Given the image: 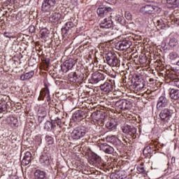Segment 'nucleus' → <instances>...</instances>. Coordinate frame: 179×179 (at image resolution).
I'll use <instances>...</instances> for the list:
<instances>
[{
  "label": "nucleus",
  "instance_id": "nucleus-1",
  "mask_svg": "<svg viewBox=\"0 0 179 179\" xmlns=\"http://www.w3.org/2000/svg\"><path fill=\"white\" fill-rule=\"evenodd\" d=\"M104 61H106L109 66H120V60L115 53L108 52L106 54Z\"/></svg>",
  "mask_w": 179,
  "mask_h": 179
},
{
  "label": "nucleus",
  "instance_id": "nucleus-2",
  "mask_svg": "<svg viewBox=\"0 0 179 179\" xmlns=\"http://www.w3.org/2000/svg\"><path fill=\"white\" fill-rule=\"evenodd\" d=\"M86 135V128L85 127H78L75 129L71 133V138L75 141H78L81 138H83Z\"/></svg>",
  "mask_w": 179,
  "mask_h": 179
},
{
  "label": "nucleus",
  "instance_id": "nucleus-3",
  "mask_svg": "<svg viewBox=\"0 0 179 179\" xmlns=\"http://www.w3.org/2000/svg\"><path fill=\"white\" fill-rule=\"evenodd\" d=\"M113 8L107 6H100L97 8L96 13L100 17H108V15H111Z\"/></svg>",
  "mask_w": 179,
  "mask_h": 179
},
{
  "label": "nucleus",
  "instance_id": "nucleus-4",
  "mask_svg": "<svg viewBox=\"0 0 179 179\" xmlns=\"http://www.w3.org/2000/svg\"><path fill=\"white\" fill-rule=\"evenodd\" d=\"M159 118H161L162 121H164V122H171L172 113L169 108H164L160 112Z\"/></svg>",
  "mask_w": 179,
  "mask_h": 179
},
{
  "label": "nucleus",
  "instance_id": "nucleus-5",
  "mask_svg": "<svg viewBox=\"0 0 179 179\" xmlns=\"http://www.w3.org/2000/svg\"><path fill=\"white\" fill-rule=\"evenodd\" d=\"M76 62L73 59H69L68 60H66L61 66V69L62 72H64V73H66L68 71L72 69L73 66H75Z\"/></svg>",
  "mask_w": 179,
  "mask_h": 179
},
{
  "label": "nucleus",
  "instance_id": "nucleus-6",
  "mask_svg": "<svg viewBox=\"0 0 179 179\" xmlns=\"http://www.w3.org/2000/svg\"><path fill=\"white\" fill-rule=\"evenodd\" d=\"M62 19H64L62 14L57 12L52 13L49 17L50 22H51V23H54L55 24L62 23Z\"/></svg>",
  "mask_w": 179,
  "mask_h": 179
},
{
  "label": "nucleus",
  "instance_id": "nucleus-7",
  "mask_svg": "<svg viewBox=\"0 0 179 179\" xmlns=\"http://www.w3.org/2000/svg\"><path fill=\"white\" fill-rule=\"evenodd\" d=\"M44 86L45 87L41 91L38 100H44V98H45L47 101H50V100H51V97L50 96V90L48 89V85L45 83Z\"/></svg>",
  "mask_w": 179,
  "mask_h": 179
},
{
  "label": "nucleus",
  "instance_id": "nucleus-8",
  "mask_svg": "<svg viewBox=\"0 0 179 179\" xmlns=\"http://www.w3.org/2000/svg\"><path fill=\"white\" fill-rule=\"evenodd\" d=\"M167 106H169V99L164 96H160L157 101V109L160 111L167 107Z\"/></svg>",
  "mask_w": 179,
  "mask_h": 179
},
{
  "label": "nucleus",
  "instance_id": "nucleus-9",
  "mask_svg": "<svg viewBox=\"0 0 179 179\" xmlns=\"http://www.w3.org/2000/svg\"><path fill=\"white\" fill-rule=\"evenodd\" d=\"M156 8L155 6L145 5L140 8V12L143 15H152V13H155Z\"/></svg>",
  "mask_w": 179,
  "mask_h": 179
},
{
  "label": "nucleus",
  "instance_id": "nucleus-10",
  "mask_svg": "<svg viewBox=\"0 0 179 179\" xmlns=\"http://www.w3.org/2000/svg\"><path fill=\"white\" fill-rule=\"evenodd\" d=\"M100 29H102L103 30H108V29H111L113 27V21L108 17V18L105 17L100 23L99 24Z\"/></svg>",
  "mask_w": 179,
  "mask_h": 179
},
{
  "label": "nucleus",
  "instance_id": "nucleus-11",
  "mask_svg": "<svg viewBox=\"0 0 179 179\" xmlns=\"http://www.w3.org/2000/svg\"><path fill=\"white\" fill-rule=\"evenodd\" d=\"M104 79H106V77L101 73L96 72L92 74V80L94 84L103 83Z\"/></svg>",
  "mask_w": 179,
  "mask_h": 179
},
{
  "label": "nucleus",
  "instance_id": "nucleus-12",
  "mask_svg": "<svg viewBox=\"0 0 179 179\" xmlns=\"http://www.w3.org/2000/svg\"><path fill=\"white\" fill-rule=\"evenodd\" d=\"M101 90L105 93H110L113 92L114 87L113 86V83L111 80L106 81L103 84L99 86Z\"/></svg>",
  "mask_w": 179,
  "mask_h": 179
},
{
  "label": "nucleus",
  "instance_id": "nucleus-13",
  "mask_svg": "<svg viewBox=\"0 0 179 179\" xmlns=\"http://www.w3.org/2000/svg\"><path fill=\"white\" fill-rule=\"evenodd\" d=\"M115 106L118 110H128L131 106V102L127 100L117 101Z\"/></svg>",
  "mask_w": 179,
  "mask_h": 179
},
{
  "label": "nucleus",
  "instance_id": "nucleus-14",
  "mask_svg": "<svg viewBox=\"0 0 179 179\" xmlns=\"http://www.w3.org/2000/svg\"><path fill=\"white\" fill-rule=\"evenodd\" d=\"M136 81L134 82L135 88L137 90H142L145 87V80L139 78V76L136 75Z\"/></svg>",
  "mask_w": 179,
  "mask_h": 179
},
{
  "label": "nucleus",
  "instance_id": "nucleus-15",
  "mask_svg": "<svg viewBox=\"0 0 179 179\" xmlns=\"http://www.w3.org/2000/svg\"><path fill=\"white\" fill-rule=\"evenodd\" d=\"M101 150H103L104 153L108 155H113L114 153V148L111 147L110 145L107 143H101L99 146Z\"/></svg>",
  "mask_w": 179,
  "mask_h": 179
},
{
  "label": "nucleus",
  "instance_id": "nucleus-16",
  "mask_svg": "<svg viewBox=\"0 0 179 179\" xmlns=\"http://www.w3.org/2000/svg\"><path fill=\"white\" fill-rule=\"evenodd\" d=\"M116 47L117 50H120V51H124L125 50H128V48L131 47V42L128 41H122L120 42L119 44L116 45Z\"/></svg>",
  "mask_w": 179,
  "mask_h": 179
},
{
  "label": "nucleus",
  "instance_id": "nucleus-17",
  "mask_svg": "<svg viewBox=\"0 0 179 179\" xmlns=\"http://www.w3.org/2000/svg\"><path fill=\"white\" fill-rule=\"evenodd\" d=\"M31 152L27 151L24 153V156L21 162L22 166H28L31 163Z\"/></svg>",
  "mask_w": 179,
  "mask_h": 179
},
{
  "label": "nucleus",
  "instance_id": "nucleus-18",
  "mask_svg": "<svg viewBox=\"0 0 179 179\" xmlns=\"http://www.w3.org/2000/svg\"><path fill=\"white\" fill-rule=\"evenodd\" d=\"M169 96L172 100L179 99V90L175 88H170L169 90Z\"/></svg>",
  "mask_w": 179,
  "mask_h": 179
},
{
  "label": "nucleus",
  "instance_id": "nucleus-19",
  "mask_svg": "<svg viewBox=\"0 0 179 179\" xmlns=\"http://www.w3.org/2000/svg\"><path fill=\"white\" fill-rule=\"evenodd\" d=\"M55 9V7L45 3V1L42 4L41 10L43 13H50L52 12Z\"/></svg>",
  "mask_w": 179,
  "mask_h": 179
},
{
  "label": "nucleus",
  "instance_id": "nucleus-20",
  "mask_svg": "<svg viewBox=\"0 0 179 179\" xmlns=\"http://www.w3.org/2000/svg\"><path fill=\"white\" fill-rule=\"evenodd\" d=\"M39 162L43 166H50V156L46 153L42 154L39 159Z\"/></svg>",
  "mask_w": 179,
  "mask_h": 179
},
{
  "label": "nucleus",
  "instance_id": "nucleus-21",
  "mask_svg": "<svg viewBox=\"0 0 179 179\" xmlns=\"http://www.w3.org/2000/svg\"><path fill=\"white\" fill-rule=\"evenodd\" d=\"M106 128L109 131H114L117 129V122L115 119H111L106 124Z\"/></svg>",
  "mask_w": 179,
  "mask_h": 179
},
{
  "label": "nucleus",
  "instance_id": "nucleus-22",
  "mask_svg": "<svg viewBox=\"0 0 179 179\" xmlns=\"http://www.w3.org/2000/svg\"><path fill=\"white\" fill-rule=\"evenodd\" d=\"M35 179H46L45 173L43 171L37 169L34 173Z\"/></svg>",
  "mask_w": 179,
  "mask_h": 179
},
{
  "label": "nucleus",
  "instance_id": "nucleus-23",
  "mask_svg": "<svg viewBox=\"0 0 179 179\" xmlns=\"http://www.w3.org/2000/svg\"><path fill=\"white\" fill-rule=\"evenodd\" d=\"M34 76V71H31L20 76V80H28Z\"/></svg>",
  "mask_w": 179,
  "mask_h": 179
},
{
  "label": "nucleus",
  "instance_id": "nucleus-24",
  "mask_svg": "<svg viewBox=\"0 0 179 179\" xmlns=\"http://www.w3.org/2000/svg\"><path fill=\"white\" fill-rule=\"evenodd\" d=\"M169 45L171 46V48L177 47V45H178V40H177L174 36H171L169 38Z\"/></svg>",
  "mask_w": 179,
  "mask_h": 179
},
{
  "label": "nucleus",
  "instance_id": "nucleus-25",
  "mask_svg": "<svg viewBox=\"0 0 179 179\" xmlns=\"http://www.w3.org/2000/svg\"><path fill=\"white\" fill-rule=\"evenodd\" d=\"M46 116H47V110H45V108L44 107L39 108L38 110V118H45Z\"/></svg>",
  "mask_w": 179,
  "mask_h": 179
},
{
  "label": "nucleus",
  "instance_id": "nucleus-26",
  "mask_svg": "<svg viewBox=\"0 0 179 179\" xmlns=\"http://www.w3.org/2000/svg\"><path fill=\"white\" fill-rule=\"evenodd\" d=\"M106 141L109 143H112V145H117V143H118V138L115 136H108L106 137Z\"/></svg>",
  "mask_w": 179,
  "mask_h": 179
},
{
  "label": "nucleus",
  "instance_id": "nucleus-27",
  "mask_svg": "<svg viewBox=\"0 0 179 179\" xmlns=\"http://www.w3.org/2000/svg\"><path fill=\"white\" fill-rule=\"evenodd\" d=\"M69 80L73 83L78 82V75L75 72L69 73Z\"/></svg>",
  "mask_w": 179,
  "mask_h": 179
},
{
  "label": "nucleus",
  "instance_id": "nucleus-28",
  "mask_svg": "<svg viewBox=\"0 0 179 179\" xmlns=\"http://www.w3.org/2000/svg\"><path fill=\"white\" fill-rule=\"evenodd\" d=\"M117 179H124L127 178V173H125V171H119L115 174Z\"/></svg>",
  "mask_w": 179,
  "mask_h": 179
},
{
  "label": "nucleus",
  "instance_id": "nucleus-29",
  "mask_svg": "<svg viewBox=\"0 0 179 179\" xmlns=\"http://www.w3.org/2000/svg\"><path fill=\"white\" fill-rule=\"evenodd\" d=\"M74 27H75V24L73 22H72V21H69V22H66V27L62 29V33H64V31H68V30H69V29H72Z\"/></svg>",
  "mask_w": 179,
  "mask_h": 179
},
{
  "label": "nucleus",
  "instance_id": "nucleus-30",
  "mask_svg": "<svg viewBox=\"0 0 179 179\" xmlns=\"http://www.w3.org/2000/svg\"><path fill=\"white\" fill-rule=\"evenodd\" d=\"M166 3H168V5L175 6V8H177L179 6V0H166Z\"/></svg>",
  "mask_w": 179,
  "mask_h": 179
},
{
  "label": "nucleus",
  "instance_id": "nucleus-31",
  "mask_svg": "<svg viewBox=\"0 0 179 179\" xmlns=\"http://www.w3.org/2000/svg\"><path fill=\"white\" fill-rule=\"evenodd\" d=\"M152 152H153V150H152V148H150V146L145 147L143 150V155H145V156H149L152 155Z\"/></svg>",
  "mask_w": 179,
  "mask_h": 179
},
{
  "label": "nucleus",
  "instance_id": "nucleus-32",
  "mask_svg": "<svg viewBox=\"0 0 179 179\" xmlns=\"http://www.w3.org/2000/svg\"><path fill=\"white\" fill-rule=\"evenodd\" d=\"M85 117V112L81 110H78L74 114V117L76 118V120H80L79 118H83Z\"/></svg>",
  "mask_w": 179,
  "mask_h": 179
},
{
  "label": "nucleus",
  "instance_id": "nucleus-33",
  "mask_svg": "<svg viewBox=\"0 0 179 179\" xmlns=\"http://www.w3.org/2000/svg\"><path fill=\"white\" fill-rule=\"evenodd\" d=\"M44 2L50 6L55 8V4L57 3V0H45Z\"/></svg>",
  "mask_w": 179,
  "mask_h": 179
},
{
  "label": "nucleus",
  "instance_id": "nucleus-34",
  "mask_svg": "<svg viewBox=\"0 0 179 179\" xmlns=\"http://www.w3.org/2000/svg\"><path fill=\"white\" fill-rule=\"evenodd\" d=\"M44 128L46 129V131H50V129L52 128V123L50 121H46L44 125Z\"/></svg>",
  "mask_w": 179,
  "mask_h": 179
},
{
  "label": "nucleus",
  "instance_id": "nucleus-35",
  "mask_svg": "<svg viewBox=\"0 0 179 179\" xmlns=\"http://www.w3.org/2000/svg\"><path fill=\"white\" fill-rule=\"evenodd\" d=\"M128 135H130L131 136H132V135H135V134H136V129L134 127H131L129 129V132L127 133Z\"/></svg>",
  "mask_w": 179,
  "mask_h": 179
},
{
  "label": "nucleus",
  "instance_id": "nucleus-36",
  "mask_svg": "<svg viewBox=\"0 0 179 179\" xmlns=\"http://www.w3.org/2000/svg\"><path fill=\"white\" fill-rule=\"evenodd\" d=\"M92 117L94 120H96V121H99V120H100V112H94L92 114Z\"/></svg>",
  "mask_w": 179,
  "mask_h": 179
},
{
  "label": "nucleus",
  "instance_id": "nucleus-37",
  "mask_svg": "<svg viewBox=\"0 0 179 179\" xmlns=\"http://www.w3.org/2000/svg\"><path fill=\"white\" fill-rule=\"evenodd\" d=\"M157 30H164V29H166V25L164 23H162L160 22H158V24L157 25Z\"/></svg>",
  "mask_w": 179,
  "mask_h": 179
},
{
  "label": "nucleus",
  "instance_id": "nucleus-38",
  "mask_svg": "<svg viewBox=\"0 0 179 179\" xmlns=\"http://www.w3.org/2000/svg\"><path fill=\"white\" fill-rule=\"evenodd\" d=\"M169 58L172 60L176 59L178 58V55L176 52H172L169 54Z\"/></svg>",
  "mask_w": 179,
  "mask_h": 179
},
{
  "label": "nucleus",
  "instance_id": "nucleus-39",
  "mask_svg": "<svg viewBox=\"0 0 179 179\" xmlns=\"http://www.w3.org/2000/svg\"><path fill=\"white\" fill-rule=\"evenodd\" d=\"M113 19L115 20V22H117V23H121V19L122 17L120 15H116Z\"/></svg>",
  "mask_w": 179,
  "mask_h": 179
},
{
  "label": "nucleus",
  "instance_id": "nucleus-40",
  "mask_svg": "<svg viewBox=\"0 0 179 179\" xmlns=\"http://www.w3.org/2000/svg\"><path fill=\"white\" fill-rule=\"evenodd\" d=\"M131 126L129 125H126L125 127H124L122 128V132H124V134H128V132L129 131V128Z\"/></svg>",
  "mask_w": 179,
  "mask_h": 179
},
{
  "label": "nucleus",
  "instance_id": "nucleus-41",
  "mask_svg": "<svg viewBox=\"0 0 179 179\" xmlns=\"http://www.w3.org/2000/svg\"><path fill=\"white\" fill-rule=\"evenodd\" d=\"M138 171H139V173H145V167H143V165H140L137 167Z\"/></svg>",
  "mask_w": 179,
  "mask_h": 179
},
{
  "label": "nucleus",
  "instance_id": "nucleus-42",
  "mask_svg": "<svg viewBox=\"0 0 179 179\" xmlns=\"http://www.w3.org/2000/svg\"><path fill=\"white\" fill-rule=\"evenodd\" d=\"M48 145H52L54 143V139L51 137L48 138Z\"/></svg>",
  "mask_w": 179,
  "mask_h": 179
},
{
  "label": "nucleus",
  "instance_id": "nucleus-43",
  "mask_svg": "<svg viewBox=\"0 0 179 179\" xmlns=\"http://www.w3.org/2000/svg\"><path fill=\"white\" fill-rule=\"evenodd\" d=\"M4 36H5V37H7V38H10V34H9L8 32H5L4 33Z\"/></svg>",
  "mask_w": 179,
  "mask_h": 179
},
{
  "label": "nucleus",
  "instance_id": "nucleus-44",
  "mask_svg": "<svg viewBox=\"0 0 179 179\" xmlns=\"http://www.w3.org/2000/svg\"><path fill=\"white\" fill-rule=\"evenodd\" d=\"M174 85L179 88V80H175Z\"/></svg>",
  "mask_w": 179,
  "mask_h": 179
},
{
  "label": "nucleus",
  "instance_id": "nucleus-45",
  "mask_svg": "<svg viewBox=\"0 0 179 179\" xmlns=\"http://www.w3.org/2000/svg\"><path fill=\"white\" fill-rule=\"evenodd\" d=\"M70 1L73 5H76V3H78V0H70Z\"/></svg>",
  "mask_w": 179,
  "mask_h": 179
},
{
  "label": "nucleus",
  "instance_id": "nucleus-46",
  "mask_svg": "<svg viewBox=\"0 0 179 179\" xmlns=\"http://www.w3.org/2000/svg\"><path fill=\"white\" fill-rule=\"evenodd\" d=\"M55 123L57 124V125H58L59 127H61V120H58Z\"/></svg>",
  "mask_w": 179,
  "mask_h": 179
},
{
  "label": "nucleus",
  "instance_id": "nucleus-47",
  "mask_svg": "<svg viewBox=\"0 0 179 179\" xmlns=\"http://www.w3.org/2000/svg\"><path fill=\"white\" fill-rule=\"evenodd\" d=\"M171 162L172 163H176V157H172Z\"/></svg>",
  "mask_w": 179,
  "mask_h": 179
},
{
  "label": "nucleus",
  "instance_id": "nucleus-48",
  "mask_svg": "<svg viewBox=\"0 0 179 179\" xmlns=\"http://www.w3.org/2000/svg\"><path fill=\"white\" fill-rule=\"evenodd\" d=\"M176 65L179 66V60L177 62Z\"/></svg>",
  "mask_w": 179,
  "mask_h": 179
},
{
  "label": "nucleus",
  "instance_id": "nucleus-49",
  "mask_svg": "<svg viewBox=\"0 0 179 179\" xmlns=\"http://www.w3.org/2000/svg\"><path fill=\"white\" fill-rule=\"evenodd\" d=\"M0 110H1V111H3V108H0Z\"/></svg>",
  "mask_w": 179,
  "mask_h": 179
},
{
  "label": "nucleus",
  "instance_id": "nucleus-50",
  "mask_svg": "<svg viewBox=\"0 0 179 179\" xmlns=\"http://www.w3.org/2000/svg\"><path fill=\"white\" fill-rule=\"evenodd\" d=\"M19 15H22V13H18V14L17 15V16H19Z\"/></svg>",
  "mask_w": 179,
  "mask_h": 179
},
{
  "label": "nucleus",
  "instance_id": "nucleus-51",
  "mask_svg": "<svg viewBox=\"0 0 179 179\" xmlns=\"http://www.w3.org/2000/svg\"><path fill=\"white\" fill-rule=\"evenodd\" d=\"M110 17H113V15H110Z\"/></svg>",
  "mask_w": 179,
  "mask_h": 179
},
{
  "label": "nucleus",
  "instance_id": "nucleus-52",
  "mask_svg": "<svg viewBox=\"0 0 179 179\" xmlns=\"http://www.w3.org/2000/svg\"><path fill=\"white\" fill-rule=\"evenodd\" d=\"M131 1H135V0H131Z\"/></svg>",
  "mask_w": 179,
  "mask_h": 179
}]
</instances>
